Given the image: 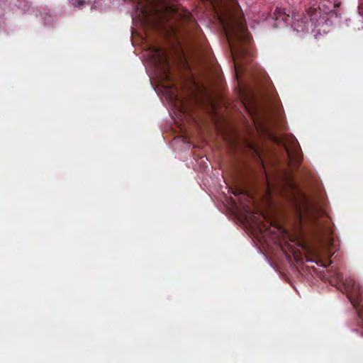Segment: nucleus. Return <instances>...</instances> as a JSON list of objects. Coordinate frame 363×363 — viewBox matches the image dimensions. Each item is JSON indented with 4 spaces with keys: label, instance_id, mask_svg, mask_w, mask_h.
<instances>
[{
    "label": "nucleus",
    "instance_id": "39448f33",
    "mask_svg": "<svg viewBox=\"0 0 363 363\" xmlns=\"http://www.w3.org/2000/svg\"><path fill=\"white\" fill-rule=\"evenodd\" d=\"M311 255L315 259V262L317 264L320 263L321 258L324 255L325 252L320 249H312L311 251Z\"/></svg>",
    "mask_w": 363,
    "mask_h": 363
},
{
    "label": "nucleus",
    "instance_id": "7ed1b4c3",
    "mask_svg": "<svg viewBox=\"0 0 363 363\" xmlns=\"http://www.w3.org/2000/svg\"><path fill=\"white\" fill-rule=\"evenodd\" d=\"M150 57L157 66L162 67L167 61L166 52L156 47H152V50L150 51Z\"/></svg>",
    "mask_w": 363,
    "mask_h": 363
},
{
    "label": "nucleus",
    "instance_id": "20e7f679",
    "mask_svg": "<svg viewBox=\"0 0 363 363\" xmlns=\"http://www.w3.org/2000/svg\"><path fill=\"white\" fill-rule=\"evenodd\" d=\"M292 27L297 32H303L308 30L309 22L306 16L301 17L298 13H293Z\"/></svg>",
    "mask_w": 363,
    "mask_h": 363
},
{
    "label": "nucleus",
    "instance_id": "f03ea898",
    "mask_svg": "<svg viewBox=\"0 0 363 363\" xmlns=\"http://www.w3.org/2000/svg\"><path fill=\"white\" fill-rule=\"evenodd\" d=\"M220 18L226 37L229 41L234 38H240V35L244 33L245 28L242 24L238 23H231L225 18L223 19L221 17H220Z\"/></svg>",
    "mask_w": 363,
    "mask_h": 363
},
{
    "label": "nucleus",
    "instance_id": "f257e3e1",
    "mask_svg": "<svg viewBox=\"0 0 363 363\" xmlns=\"http://www.w3.org/2000/svg\"><path fill=\"white\" fill-rule=\"evenodd\" d=\"M344 284L348 298L350 300L353 306L357 308L362 301L363 290L359 284H357L352 279H349Z\"/></svg>",
    "mask_w": 363,
    "mask_h": 363
},
{
    "label": "nucleus",
    "instance_id": "423d86ee",
    "mask_svg": "<svg viewBox=\"0 0 363 363\" xmlns=\"http://www.w3.org/2000/svg\"><path fill=\"white\" fill-rule=\"evenodd\" d=\"M234 194H235V195H237V193H236V192H234ZM238 195L245 196V194L243 192H242V191H238Z\"/></svg>",
    "mask_w": 363,
    "mask_h": 363
},
{
    "label": "nucleus",
    "instance_id": "0eeeda50",
    "mask_svg": "<svg viewBox=\"0 0 363 363\" xmlns=\"http://www.w3.org/2000/svg\"><path fill=\"white\" fill-rule=\"evenodd\" d=\"M286 152H287V154L289 155V157H291V153L289 152V150L286 148Z\"/></svg>",
    "mask_w": 363,
    "mask_h": 363
}]
</instances>
